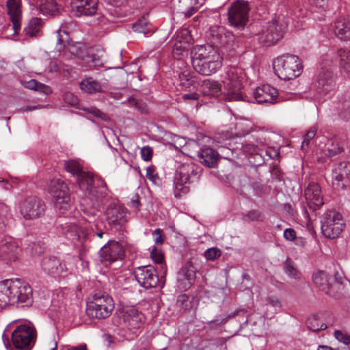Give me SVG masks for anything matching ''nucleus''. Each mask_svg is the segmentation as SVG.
<instances>
[{"instance_id": "nucleus-31", "label": "nucleus", "mask_w": 350, "mask_h": 350, "mask_svg": "<svg viewBox=\"0 0 350 350\" xmlns=\"http://www.w3.org/2000/svg\"><path fill=\"white\" fill-rule=\"evenodd\" d=\"M221 90V84L217 81L204 80L200 85V91L204 96H218Z\"/></svg>"}, {"instance_id": "nucleus-27", "label": "nucleus", "mask_w": 350, "mask_h": 350, "mask_svg": "<svg viewBox=\"0 0 350 350\" xmlns=\"http://www.w3.org/2000/svg\"><path fill=\"white\" fill-rule=\"evenodd\" d=\"M62 233L65 237L72 242L80 241L86 237V233L81 227L76 223H66L61 225Z\"/></svg>"}, {"instance_id": "nucleus-62", "label": "nucleus", "mask_w": 350, "mask_h": 350, "mask_svg": "<svg viewBox=\"0 0 350 350\" xmlns=\"http://www.w3.org/2000/svg\"><path fill=\"white\" fill-rule=\"evenodd\" d=\"M163 231L160 228L155 229L152 232L156 243H162L163 242Z\"/></svg>"}, {"instance_id": "nucleus-33", "label": "nucleus", "mask_w": 350, "mask_h": 350, "mask_svg": "<svg viewBox=\"0 0 350 350\" xmlns=\"http://www.w3.org/2000/svg\"><path fill=\"white\" fill-rule=\"evenodd\" d=\"M338 116L345 120H350V92L343 94L336 107Z\"/></svg>"}, {"instance_id": "nucleus-7", "label": "nucleus", "mask_w": 350, "mask_h": 350, "mask_svg": "<svg viewBox=\"0 0 350 350\" xmlns=\"http://www.w3.org/2000/svg\"><path fill=\"white\" fill-rule=\"evenodd\" d=\"M114 309L113 299L106 293L96 294L92 301L87 304L86 314L92 319H105Z\"/></svg>"}, {"instance_id": "nucleus-14", "label": "nucleus", "mask_w": 350, "mask_h": 350, "mask_svg": "<svg viewBox=\"0 0 350 350\" xmlns=\"http://www.w3.org/2000/svg\"><path fill=\"white\" fill-rule=\"evenodd\" d=\"M133 274L139 285L146 289L155 288L159 283H163V278L159 279L157 269L150 265L135 268Z\"/></svg>"}, {"instance_id": "nucleus-12", "label": "nucleus", "mask_w": 350, "mask_h": 350, "mask_svg": "<svg viewBox=\"0 0 350 350\" xmlns=\"http://www.w3.org/2000/svg\"><path fill=\"white\" fill-rule=\"evenodd\" d=\"M223 83L224 88L227 90L226 99L228 101L245 100L241 92V79L238 69L230 68L226 72Z\"/></svg>"}, {"instance_id": "nucleus-28", "label": "nucleus", "mask_w": 350, "mask_h": 350, "mask_svg": "<svg viewBox=\"0 0 350 350\" xmlns=\"http://www.w3.org/2000/svg\"><path fill=\"white\" fill-rule=\"evenodd\" d=\"M71 4L77 16H92L96 12L98 0H72Z\"/></svg>"}, {"instance_id": "nucleus-16", "label": "nucleus", "mask_w": 350, "mask_h": 350, "mask_svg": "<svg viewBox=\"0 0 350 350\" xmlns=\"http://www.w3.org/2000/svg\"><path fill=\"white\" fill-rule=\"evenodd\" d=\"M336 86L335 76L329 70H323L319 73L312 84V89L319 95L317 99L321 100V96H325L334 92Z\"/></svg>"}, {"instance_id": "nucleus-52", "label": "nucleus", "mask_w": 350, "mask_h": 350, "mask_svg": "<svg viewBox=\"0 0 350 350\" xmlns=\"http://www.w3.org/2000/svg\"><path fill=\"white\" fill-rule=\"evenodd\" d=\"M334 336L336 340L345 345L350 344V335L340 330L334 332Z\"/></svg>"}, {"instance_id": "nucleus-15", "label": "nucleus", "mask_w": 350, "mask_h": 350, "mask_svg": "<svg viewBox=\"0 0 350 350\" xmlns=\"http://www.w3.org/2000/svg\"><path fill=\"white\" fill-rule=\"evenodd\" d=\"M19 208L21 214L25 219H34L44 215L45 204L35 196H30L21 202Z\"/></svg>"}, {"instance_id": "nucleus-24", "label": "nucleus", "mask_w": 350, "mask_h": 350, "mask_svg": "<svg viewBox=\"0 0 350 350\" xmlns=\"http://www.w3.org/2000/svg\"><path fill=\"white\" fill-rule=\"evenodd\" d=\"M278 90L273 87L265 84L258 87L253 92L255 100L259 103L273 104L276 102Z\"/></svg>"}, {"instance_id": "nucleus-10", "label": "nucleus", "mask_w": 350, "mask_h": 350, "mask_svg": "<svg viewBox=\"0 0 350 350\" xmlns=\"http://www.w3.org/2000/svg\"><path fill=\"white\" fill-rule=\"evenodd\" d=\"M92 188L95 195L90 193L88 191H83L85 192V198L81 201V209L88 216L89 215L93 216L94 211H88V209L94 206L95 202L101 200L107 195V190L106 183L101 177L96 176L94 178L92 176Z\"/></svg>"}, {"instance_id": "nucleus-17", "label": "nucleus", "mask_w": 350, "mask_h": 350, "mask_svg": "<svg viewBox=\"0 0 350 350\" xmlns=\"http://www.w3.org/2000/svg\"><path fill=\"white\" fill-rule=\"evenodd\" d=\"M124 256L123 246L116 241H109L99 251L100 260L106 266L113 262L122 260Z\"/></svg>"}, {"instance_id": "nucleus-45", "label": "nucleus", "mask_w": 350, "mask_h": 350, "mask_svg": "<svg viewBox=\"0 0 350 350\" xmlns=\"http://www.w3.org/2000/svg\"><path fill=\"white\" fill-rule=\"evenodd\" d=\"M57 40L56 49L61 51L65 46V44L68 41V33L66 30L59 29L57 31Z\"/></svg>"}, {"instance_id": "nucleus-18", "label": "nucleus", "mask_w": 350, "mask_h": 350, "mask_svg": "<svg viewBox=\"0 0 350 350\" xmlns=\"http://www.w3.org/2000/svg\"><path fill=\"white\" fill-rule=\"evenodd\" d=\"M106 221L113 228L119 229L128 221V212L120 205L110 204L105 211Z\"/></svg>"}, {"instance_id": "nucleus-40", "label": "nucleus", "mask_w": 350, "mask_h": 350, "mask_svg": "<svg viewBox=\"0 0 350 350\" xmlns=\"http://www.w3.org/2000/svg\"><path fill=\"white\" fill-rule=\"evenodd\" d=\"M21 83L27 89L42 92L44 94H48L50 92V88L49 86L40 83L35 79L21 81Z\"/></svg>"}, {"instance_id": "nucleus-23", "label": "nucleus", "mask_w": 350, "mask_h": 350, "mask_svg": "<svg viewBox=\"0 0 350 350\" xmlns=\"http://www.w3.org/2000/svg\"><path fill=\"white\" fill-rule=\"evenodd\" d=\"M41 266L44 273L54 278L63 275L67 271L65 264L55 256L44 258Z\"/></svg>"}, {"instance_id": "nucleus-2", "label": "nucleus", "mask_w": 350, "mask_h": 350, "mask_svg": "<svg viewBox=\"0 0 350 350\" xmlns=\"http://www.w3.org/2000/svg\"><path fill=\"white\" fill-rule=\"evenodd\" d=\"M191 62L195 70L204 76L215 73L222 66L221 57L210 44L194 46L191 51Z\"/></svg>"}, {"instance_id": "nucleus-51", "label": "nucleus", "mask_w": 350, "mask_h": 350, "mask_svg": "<svg viewBox=\"0 0 350 350\" xmlns=\"http://www.w3.org/2000/svg\"><path fill=\"white\" fill-rule=\"evenodd\" d=\"M221 250L217 247H211L206 250L204 253V257L208 260H214L221 256Z\"/></svg>"}, {"instance_id": "nucleus-39", "label": "nucleus", "mask_w": 350, "mask_h": 350, "mask_svg": "<svg viewBox=\"0 0 350 350\" xmlns=\"http://www.w3.org/2000/svg\"><path fill=\"white\" fill-rule=\"evenodd\" d=\"M284 273L291 278L299 279L301 277L300 272L295 268V262L291 258H287L284 264Z\"/></svg>"}, {"instance_id": "nucleus-11", "label": "nucleus", "mask_w": 350, "mask_h": 350, "mask_svg": "<svg viewBox=\"0 0 350 350\" xmlns=\"http://www.w3.org/2000/svg\"><path fill=\"white\" fill-rule=\"evenodd\" d=\"M250 8L247 1L238 0L228 8V16L230 26L238 30H244L248 22Z\"/></svg>"}, {"instance_id": "nucleus-5", "label": "nucleus", "mask_w": 350, "mask_h": 350, "mask_svg": "<svg viewBox=\"0 0 350 350\" xmlns=\"http://www.w3.org/2000/svg\"><path fill=\"white\" fill-rule=\"evenodd\" d=\"M287 29L286 22L278 17L266 23L257 33L258 42L265 46L276 44L284 36Z\"/></svg>"}, {"instance_id": "nucleus-43", "label": "nucleus", "mask_w": 350, "mask_h": 350, "mask_svg": "<svg viewBox=\"0 0 350 350\" xmlns=\"http://www.w3.org/2000/svg\"><path fill=\"white\" fill-rule=\"evenodd\" d=\"M243 219L246 221H262L265 216L262 212L258 210H252L245 214Z\"/></svg>"}, {"instance_id": "nucleus-19", "label": "nucleus", "mask_w": 350, "mask_h": 350, "mask_svg": "<svg viewBox=\"0 0 350 350\" xmlns=\"http://www.w3.org/2000/svg\"><path fill=\"white\" fill-rule=\"evenodd\" d=\"M197 267L191 261L187 262L178 271L177 284L182 291L189 289L194 284L196 278Z\"/></svg>"}, {"instance_id": "nucleus-55", "label": "nucleus", "mask_w": 350, "mask_h": 350, "mask_svg": "<svg viewBox=\"0 0 350 350\" xmlns=\"http://www.w3.org/2000/svg\"><path fill=\"white\" fill-rule=\"evenodd\" d=\"M129 103L131 106L135 107L140 112H142V113L147 112L146 105L143 102L139 101L134 98H130L129 99Z\"/></svg>"}, {"instance_id": "nucleus-48", "label": "nucleus", "mask_w": 350, "mask_h": 350, "mask_svg": "<svg viewBox=\"0 0 350 350\" xmlns=\"http://www.w3.org/2000/svg\"><path fill=\"white\" fill-rule=\"evenodd\" d=\"M176 305L180 310H186L191 307V301L187 295L182 294L178 295Z\"/></svg>"}, {"instance_id": "nucleus-44", "label": "nucleus", "mask_w": 350, "mask_h": 350, "mask_svg": "<svg viewBox=\"0 0 350 350\" xmlns=\"http://www.w3.org/2000/svg\"><path fill=\"white\" fill-rule=\"evenodd\" d=\"M327 155L329 157H334L344 151V149L338 142L329 140L327 144Z\"/></svg>"}, {"instance_id": "nucleus-57", "label": "nucleus", "mask_w": 350, "mask_h": 350, "mask_svg": "<svg viewBox=\"0 0 350 350\" xmlns=\"http://www.w3.org/2000/svg\"><path fill=\"white\" fill-rule=\"evenodd\" d=\"M152 148L148 146H144L141 149V157L145 161H149L152 159Z\"/></svg>"}, {"instance_id": "nucleus-21", "label": "nucleus", "mask_w": 350, "mask_h": 350, "mask_svg": "<svg viewBox=\"0 0 350 350\" xmlns=\"http://www.w3.org/2000/svg\"><path fill=\"white\" fill-rule=\"evenodd\" d=\"M308 208L314 212L323 204L321 189L319 184L310 183L304 191Z\"/></svg>"}, {"instance_id": "nucleus-42", "label": "nucleus", "mask_w": 350, "mask_h": 350, "mask_svg": "<svg viewBox=\"0 0 350 350\" xmlns=\"http://www.w3.org/2000/svg\"><path fill=\"white\" fill-rule=\"evenodd\" d=\"M306 325L310 330L315 332L327 328V325L321 322L317 314L310 316L306 321Z\"/></svg>"}, {"instance_id": "nucleus-46", "label": "nucleus", "mask_w": 350, "mask_h": 350, "mask_svg": "<svg viewBox=\"0 0 350 350\" xmlns=\"http://www.w3.org/2000/svg\"><path fill=\"white\" fill-rule=\"evenodd\" d=\"M81 109L83 111L92 115L94 117L99 118L103 121L107 122L109 120V117L106 113L102 112L95 107H82Z\"/></svg>"}, {"instance_id": "nucleus-30", "label": "nucleus", "mask_w": 350, "mask_h": 350, "mask_svg": "<svg viewBox=\"0 0 350 350\" xmlns=\"http://www.w3.org/2000/svg\"><path fill=\"white\" fill-rule=\"evenodd\" d=\"M335 36L342 40H350V16H340L334 23Z\"/></svg>"}, {"instance_id": "nucleus-3", "label": "nucleus", "mask_w": 350, "mask_h": 350, "mask_svg": "<svg viewBox=\"0 0 350 350\" xmlns=\"http://www.w3.org/2000/svg\"><path fill=\"white\" fill-rule=\"evenodd\" d=\"M201 168L193 163L180 164L174 178V192L176 198H180L189 191V185L197 182L201 176Z\"/></svg>"}, {"instance_id": "nucleus-25", "label": "nucleus", "mask_w": 350, "mask_h": 350, "mask_svg": "<svg viewBox=\"0 0 350 350\" xmlns=\"http://www.w3.org/2000/svg\"><path fill=\"white\" fill-rule=\"evenodd\" d=\"M350 173V165L345 161L337 163L332 169V178L333 186L336 189H342L343 180Z\"/></svg>"}, {"instance_id": "nucleus-50", "label": "nucleus", "mask_w": 350, "mask_h": 350, "mask_svg": "<svg viewBox=\"0 0 350 350\" xmlns=\"http://www.w3.org/2000/svg\"><path fill=\"white\" fill-rule=\"evenodd\" d=\"M150 257L155 263L161 265L162 269L163 268V255L162 252L157 248L156 246H153L150 252Z\"/></svg>"}, {"instance_id": "nucleus-49", "label": "nucleus", "mask_w": 350, "mask_h": 350, "mask_svg": "<svg viewBox=\"0 0 350 350\" xmlns=\"http://www.w3.org/2000/svg\"><path fill=\"white\" fill-rule=\"evenodd\" d=\"M317 132V129L315 126L311 127L304 137V140L301 145V149L304 150L305 146H308L311 140L315 137Z\"/></svg>"}, {"instance_id": "nucleus-26", "label": "nucleus", "mask_w": 350, "mask_h": 350, "mask_svg": "<svg viewBox=\"0 0 350 350\" xmlns=\"http://www.w3.org/2000/svg\"><path fill=\"white\" fill-rule=\"evenodd\" d=\"M8 13L12 23L14 33H18L21 29L22 16L21 0H8L6 2Z\"/></svg>"}, {"instance_id": "nucleus-22", "label": "nucleus", "mask_w": 350, "mask_h": 350, "mask_svg": "<svg viewBox=\"0 0 350 350\" xmlns=\"http://www.w3.org/2000/svg\"><path fill=\"white\" fill-rule=\"evenodd\" d=\"M20 251L17 243L10 237L5 238L0 243V258L7 263L16 260Z\"/></svg>"}, {"instance_id": "nucleus-61", "label": "nucleus", "mask_w": 350, "mask_h": 350, "mask_svg": "<svg viewBox=\"0 0 350 350\" xmlns=\"http://www.w3.org/2000/svg\"><path fill=\"white\" fill-rule=\"evenodd\" d=\"M64 100L72 106L78 104V98L71 93H66L64 96Z\"/></svg>"}, {"instance_id": "nucleus-38", "label": "nucleus", "mask_w": 350, "mask_h": 350, "mask_svg": "<svg viewBox=\"0 0 350 350\" xmlns=\"http://www.w3.org/2000/svg\"><path fill=\"white\" fill-rule=\"evenodd\" d=\"M340 66L343 72L350 75V50L340 49L338 51Z\"/></svg>"}, {"instance_id": "nucleus-34", "label": "nucleus", "mask_w": 350, "mask_h": 350, "mask_svg": "<svg viewBox=\"0 0 350 350\" xmlns=\"http://www.w3.org/2000/svg\"><path fill=\"white\" fill-rule=\"evenodd\" d=\"M104 87L103 84L91 77L83 79L80 83L81 90L88 94L102 92Z\"/></svg>"}, {"instance_id": "nucleus-29", "label": "nucleus", "mask_w": 350, "mask_h": 350, "mask_svg": "<svg viewBox=\"0 0 350 350\" xmlns=\"http://www.w3.org/2000/svg\"><path fill=\"white\" fill-rule=\"evenodd\" d=\"M122 319L129 329L139 328L142 314L135 308H124L121 311Z\"/></svg>"}, {"instance_id": "nucleus-59", "label": "nucleus", "mask_w": 350, "mask_h": 350, "mask_svg": "<svg viewBox=\"0 0 350 350\" xmlns=\"http://www.w3.org/2000/svg\"><path fill=\"white\" fill-rule=\"evenodd\" d=\"M263 156L267 157L269 159H274L279 157L280 152L279 151L273 148H269L268 149L264 150H263Z\"/></svg>"}, {"instance_id": "nucleus-4", "label": "nucleus", "mask_w": 350, "mask_h": 350, "mask_svg": "<svg viewBox=\"0 0 350 350\" xmlns=\"http://www.w3.org/2000/svg\"><path fill=\"white\" fill-rule=\"evenodd\" d=\"M273 65L275 75L284 80H291L299 77L303 69L299 57L288 53L277 57Z\"/></svg>"}, {"instance_id": "nucleus-53", "label": "nucleus", "mask_w": 350, "mask_h": 350, "mask_svg": "<svg viewBox=\"0 0 350 350\" xmlns=\"http://www.w3.org/2000/svg\"><path fill=\"white\" fill-rule=\"evenodd\" d=\"M188 46L189 45H185L183 42L176 40L173 46L172 53L174 56L183 55L187 51Z\"/></svg>"}, {"instance_id": "nucleus-8", "label": "nucleus", "mask_w": 350, "mask_h": 350, "mask_svg": "<svg viewBox=\"0 0 350 350\" xmlns=\"http://www.w3.org/2000/svg\"><path fill=\"white\" fill-rule=\"evenodd\" d=\"M49 190L54 199L55 209L60 215H64L70 207V195L67 185L59 178L51 180Z\"/></svg>"}, {"instance_id": "nucleus-37", "label": "nucleus", "mask_w": 350, "mask_h": 350, "mask_svg": "<svg viewBox=\"0 0 350 350\" xmlns=\"http://www.w3.org/2000/svg\"><path fill=\"white\" fill-rule=\"evenodd\" d=\"M59 9L54 0H45L39 6V11L43 15L55 16L59 12Z\"/></svg>"}, {"instance_id": "nucleus-9", "label": "nucleus", "mask_w": 350, "mask_h": 350, "mask_svg": "<svg viewBox=\"0 0 350 350\" xmlns=\"http://www.w3.org/2000/svg\"><path fill=\"white\" fill-rule=\"evenodd\" d=\"M321 223L323 234L330 239L338 237L345 226L342 215L335 211L325 213Z\"/></svg>"}, {"instance_id": "nucleus-64", "label": "nucleus", "mask_w": 350, "mask_h": 350, "mask_svg": "<svg viewBox=\"0 0 350 350\" xmlns=\"http://www.w3.org/2000/svg\"><path fill=\"white\" fill-rule=\"evenodd\" d=\"M284 237L288 241H293L296 237L295 231L292 228H287L284 232Z\"/></svg>"}, {"instance_id": "nucleus-56", "label": "nucleus", "mask_w": 350, "mask_h": 350, "mask_svg": "<svg viewBox=\"0 0 350 350\" xmlns=\"http://www.w3.org/2000/svg\"><path fill=\"white\" fill-rule=\"evenodd\" d=\"M217 35L216 39L218 40V42L221 45L228 44V41L226 40V30L223 27H217Z\"/></svg>"}, {"instance_id": "nucleus-6", "label": "nucleus", "mask_w": 350, "mask_h": 350, "mask_svg": "<svg viewBox=\"0 0 350 350\" xmlns=\"http://www.w3.org/2000/svg\"><path fill=\"white\" fill-rule=\"evenodd\" d=\"M36 338L37 332L32 324L20 325L12 333V350H31Z\"/></svg>"}, {"instance_id": "nucleus-47", "label": "nucleus", "mask_w": 350, "mask_h": 350, "mask_svg": "<svg viewBox=\"0 0 350 350\" xmlns=\"http://www.w3.org/2000/svg\"><path fill=\"white\" fill-rule=\"evenodd\" d=\"M191 40V34L188 29H181L176 32V40L183 42V44L189 45Z\"/></svg>"}, {"instance_id": "nucleus-63", "label": "nucleus", "mask_w": 350, "mask_h": 350, "mask_svg": "<svg viewBox=\"0 0 350 350\" xmlns=\"http://www.w3.org/2000/svg\"><path fill=\"white\" fill-rule=\"evenodd\" d=\"M267 302L269 305L275 308H280L282 307L281 303L278 297L270 296L267 298Z\"/></svg>"}, {"instance_id": "nucleus-41", "label": "nucleus", "mask_w": 350, "mask_h": 350, "mask_svg": "<svg viewBox=\"0 0 350 350\" xmlns=\"http://www.w3.org/2000/svg\"><path fill=\"white\" fill-rule=\"evenodd\" d=\"M152 29V25L145 16L142 17L133 25V31L141 33L146 34L150 32Z\"/></svg>"}, {"instance_id": "nucleus-1", "label": "nucleus", "mask_w": 350, "mask_h": 350, "mask_svg": "<svg viewBox=\"0 0 350 350\" xmlns=\"http://www.w3.org/2000/svg\"><path fill=\"white\" fill-rule=\"evenodd\" d=\"M33 302L31 286L20 280L0 282V308L10 305L17 307L31 306Z\"/></svg>"}, {"instance_id": "nucleus-20", "label": "nucleus", "mask_w": 350, "mask_h": 350, "mask_svg": "<svg viewBox=\"0 0 350 350\" xmlns=\"http://www.w3.org/2000/svg\"><path fill=\"white\" fill-rule=\"evenodd\" d=\"M315 286L330 297L338 299L340 294L335 291L336 284H332V277L323 271H319L312 275Z\"/></svg>"}, {"instance_id": "nucleus-13", "label": "nucleus", "mask_w": 350, "mask_h": 350, "mask_svg": "<svg viewBox=\"0 0 350 350\" xmlns=\"http://www.w3.org/2000/svg\"><path fill=\"white\" fill-rule=\"evenodd\" d=\"M64 166L67 172L77 178V183L81 191H88L90 193L95 195L92 188V176L89 172H84L77 161H64Z\"/></svg>"}, {"instance_id": "nucleus-36", "label": "nucleus", "mask_w": 350, "mask_h": 350, "mask_svg": "<svg viewBox=\"0 0 350 350\" xmlns=\"http://www.w3.org/2000/svg\"><path fill=\"white\" fill-rule=\"evenodd\" d=\"M1 212L0 214V232H4L12 227L14 219L9 213L8 206H3Z\"/></svg>"}, {"instance_id": "nucleus-58", "label": "nucleus", "mask_w": 350, "mask_h": 350, "mask_svg": "<svg viewBox=\"0 0 350 350\" xmlns=\"http://www.w3.org/2000/svg\"><path fill=\"white\" fill-rule=\"evenodd\" d=\"M146 177L147 178L154 183H157L159 180V176L155 172L154 167H148L146 169Z\"/></svg>"}, {"instance_id": "nucleus-32", "label": "nucleus", "mask_w": 350, "mask_h": 350, "mask_svg": "<svg viewBox=\"0 0 350 350\" xmlns=\"http://www.w3.org/2000/svg\"><path fill=\"white\" fill-rule=\"evenodd\" d=\"M43 23L41 18H32L23 29L25 36L29 38H37L42 35Z\"/></svg>"}, {"instance_id": "nucleus-54", "label": "nucleus", "mask_w": 350, "mask_h": 350, "mask_svg": "<svg viewBox=\"0 0 350 350\" xmlns=\"http://www.w3.org/2000/svg\"><path fill=\"white\" fill-rule=\"evenodd\" d=\"M252 147L253 150L250 151V153L255 155V157L258 159L256 162L258 163L257 165H260L262 164L265 161V156H263V149L258 148L257 146H253Z\"/></svg>"}, {"instance_id": "nucleus-60", "label": "nucleus", "mask_w": 350, "mask_h": 350, "mask_svg": "<svg viewBox=\"0 0 350 350\" xmlns=\"http://www.w3.org/2000/svg\"><path fill=\"white\" fill-rule=\"evenodd\" d=\"M91 63L94 67L99 68L104 66V62L102 57L97 55H92L91 57Z\"/></svg>"}, {"instance_id": "nucleus-35", "label": "nucleus", "mask_w": 350, "mask_h": 350, "mask_svg": "<svg viewBox=\"0 0 350 350\" xmlns=\"http://www.w3.org/2000/svg\"><path fill=\"white\" fill-rule=\"evenodd\" d=\"M218 158V153L211 148H204L200 152V162L209 167H215Z\"/></svg>"}]
</instances>
